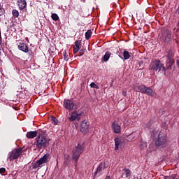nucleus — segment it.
Here are the masks:
<instances>
[{
    "label": "nucleus",
    "instance_id": "27",
    "mask_svg": "<svg viewBox=\"0 0 179 179\" xmlns=\"http://www.w3.org/2000/svg\"><path fill=\"white\" fill-rule=\"evenodd\" d=\"M165 179H179V176L178 174H172L170 176H165Z\"/></svg>",
    "mask_w": 179,
    "mask_h": 179
},
{
    "label": "nucleus",
    "instance_id": "14",
    "mask_svg": "<svg viewBox=\"0 0 179 179\" xmlns=\"http://www.w3.org/2000/svg\"><path fill=\"white\" fill-rule=\"evenodd\" d=\"M112 129L115 134H120L121 132V125L115 120L112 124Z\"/></svg>",
    "mask_w": 179,
    "mask_h": 179
},
{
    "label": "nucleus",
    "instance_id": "42",
    "mask_svg": "<svg viewBox=\"0 0 179 179\" xmlns=\"http://www.w3.org/2000/svg\"><path fill=\"white\" fill-rule=\"evenodd\" d=\"M122 96H124V97H126L127 96V92L126 91H123L122 92Z\"/></svg>",
    "mask_w": 179,
    "mask_h": 179
},
{
    "label": "nucleus",
    "instance_id": "11",
    "mask_svg": "<svg viewBox=\"0 0 179 179\" xmlns=\"http://www.w3.org/2000/svg\"><path fill=\"white\" fill-rule=\"evenodd\" d=\"M51 159V155L50 154H45L43 155V157H41L38 162H39V164L41 166H43V164H45V163H48L50 160Z\"/></svg>",
    "mask_w": 179,
    "mask_h": 179
},
{
    "label": "nucleus",
    "instance_id": "29",
    "mask_svg": "<svg viewBox=\"0 0 179 179\" xmlns=\"http://www.w3.org/2000/svg\"><path fill=\"white\" fill-rule=\"evenodd\" d=\"M51 17H52V20H54L55 22L59 20V17L58 16V15L57 13L52 14Z\"/></svg>",
    "mask_w": 179,
    "mask_h": 179
},
{
    "label": "nucleus",
    "instance_id": "37",
    "mask_svg": "<svg viewBox=\"0 0 179 179\" xmlns=\"http://www.w3.org/2000/svg\"><path fill=\"white\" fill-rule=\"evenodd\" d=\"M6 172V169L5 168H1L0 169V174H1V176Z\"/></svg>",
    "mask_w": 179,
    "mask_h": 179
},
{
    "label": "nucleus",
    "instance_id": "35",
    "mask_svg": "<svg viewBox=\"0 0 179 179\" xmlns=\"http://www.w3.org/2000/svg\"><path fill=\"white\" fill-rule=\"evenodd\" d=\"M90 87H93L94 89H99V85H97L96 83H92L90 84Z\"/></svg>",
    "mask_w": 179,
    "mask_h": 179
},
{
    "label": "nucleus",
    "instance_id": "17",
    "mask_svg": "<svg viewBox=\"0 0 179 179\" xmlns=\"http://www.w3.org/2000/svg\"><path fill=\"white\" fill-rule=\"evenodd\" d=\"M145 128H148V129H153V128H156V123L153 120H150L145 124Z\"/></svg>",
    "mask_w": 179,
    "mask_h": 179
},
{
    "label": "nucleus",
    "instance_id": "24",
    "mask_svg": "<svg viewBox=\"0 0 179 179\" xmlns=\"http://www.w3.org/2000/svg\"><path fill=\"white\" fill-rule=\"evenodd\" d=\"M81 47H82V41H80V40L76 41L74 48L80 50Z\"/></svg>",
    "mask_w": 179,
    "mask_h": 179
},
{
    "label": "nucleus",
    "instance_id": "39",
    "mask_svg": "<svg viewBox=\"0 0 179 179\" xmlns=\"http://www.w3.org/2000/svg\"><path fill=\"white\" fill-rule=\"evenodd\" d=\"M79 50H80V49H78L76 48H74L73 54H78V52H79Z\"/></svg>",
    "mask_w": 179,
    "mask_h": 179
},
{
    "label": "nucleus",
    "instance_id": "1",
    "mask_svg": "<svg viewBox=\"0 0 179 179\" xmlns=\"http://www.w3.org/2000/svg\"><path fill=\"white\" fill-rule=\"evenodd\" d=\"M34 145L37 149L41 150V149H45L50 145V141L47 138V136L45 134L39 133L35 139Z\"/></svg>",
    "mask_w": 179,
    "mask_h": 179
},
{
    "label": "nucleus",
    "instance_id": "23",
    "mask_svg": "<svg viewBox=\"0 0 179 179\" xmlns=\"http://www.w3.org/2000/svg\"><path fill=\"white\" fill-rule=\"evenodd\" d=\"M122 171H124V173H122V176H125V177H127V178H128V177H131V170L125 168L122 170Z\"/></svg>",
    "mask_w": 179,
    "mask_h": 179
},
{
    "label": "nucleus",
    "instance_id": "21",
    "mask_svg": "<svg viewBox=\"0 0 179 179\" xmlns=\"http://www.w3.org/2000/svg\"><path fill=\"white\" fill-rule=\"evenodd\" d=\"M37 135H38L37 131H29L27 133V138H28L29 139H34V138H36Z\"/></svg>",
    "mask_w": 179,
    "mask_h": 179
},
{
    "label": "nucleus",
    "instance_id": "31",
    "mask_svg": "<svg viewBox=\"0 0 179 179\" xmlns=\"http://www.w3.org/2000/svg\"><path fill=\"white\" fill-rule=\"evenodd\" d=\"M63 55H64V61H69V57H68V52H66V50H64L63 52Z\"/></svg>",
    "mask_w": 179,
    "mask_h": 179
},
{
    "label": "nucleus",
    "instance_id": "41",
    "mask_svg": "<svg viewBox=\"0 0 179 179\" xmlns=\"http://www.w3.org/2000/svg\"><path fill=\"white\" fill-rule=\"evenodd\" d=\"M140 148H141V149H143V148H146V143H144L140 145Z\"/></svg>",
    "mask_w": 179,
    "mask_h": 179
},
{
    "label": "nucleus",
    "instance_id": "2",
    "mask_svg": "<svg viewBox=\"0 0 179 179\" xmlns=\"http://www.w3.org/2000/svg\"><path fill=\"white\" fill-rule=\"evenodd\" d=\"M155 146L158 149H162L167 146V138L162 131L159 133L158 138L155 140Z\"/></svg>",
    "mask_w": 179,
    "mask_h": 179
},
{
    "label": "nucleus",
    "instance_id": "12",
    "mask_svg": "<svg viewBox=\"0 0 179 179\" xmlns=\"http://www.w3.org/2000/svg\"><path fill=\"white\" fill-rule=\"evenodd\" d=\"M166 65L167 69L173 71L176 68V62L174 59H168L166 61Z\"/></svg>",
    "mask_w": 179,
    "mask_h": 179
},
{
    "label": "nucleus",
    "instance_id": "26",
    "mask_svg": "<svg viewBox=\"0 0 179 179\" xmlns=\"http://www.w3.org/2000/svg\"><path fill=\"white\" fill-rule=\"evenodd\" d=\"M33 169H38V170L39 169H41V167H43V166H41L40 164V162L38 161H36L33 165H32Z\"/></svg>",
    "mask_w": 179,
    "mask_h": 179
},
{
    "label": "nucleus",
    "instance_id": "25",
    "mask_svg": "<svg viewBox=\"0 0 179 179\" xmlns=\"http://www.w3.org/2000/svg\"><path fill=\"white\" fill-rule=\"evenodd\" d=\"M123 58L124 59H129V58H131V55H129L128 50H124L123 52Z\"/></svg>",
    "mask_w": 179,
    "mask_h": 179
},
{
    "label": "nucleus",
    "instance_id": "18",
    "mask_svg": "<svg viewBox=\"0 0 179 179\" xmlns=\"http://www.w3.org/2000/svg\"><path fill=\"white\" fill-rule=\"evenodd\" d=\"M175 54H176V52L174 51V50L171 49L168 50L167 55H166V57H167V59H174Z\"/></svg>",
    "mask_w": 179,
    "mask_h": 179
},
{
    "label": "nucleus",
    "instance_id": "32",
    "mask_svg": "<svg viewBox=\"0 0 179 179\" xmlns=\"http://www.w3.org/2000/svg\"><path fill=\"white\" fill-rule=\"evenodd\" d=\"M157 134H159V129L155 127L152 130V135H153L154 138H156V136H157Z\"/></svg>",
    "mask_w": 179,
    "mask_h": 179
},
{
    "label": "nucleus",
    "instance_id": "28",
    "mask_svg": "<svg viewBox=\"0 0 179 179\" xmlns=\"http://www.w3.org/2000/svg\"><path fill=\"white\" fill-rule=\"evenodd\" d=\"M90 37H92V30H87L85 33V38L86 40H90Z\"/></svg>",
    "mask_w": 179,
    "mask_h": 179
},
{
    "label": "nucleus",
    "instance_id": "48",
    "mask_svg": "<svg viewBox=\"0 0 179 179\" xmlns=\"http://www.w3.org/2000/svg\"><path fill=\"white\" fill-rule=\"evenodd\" d=\"M140 179H142V178H140Z\"/></svg>",
    "mask_w": 179,
    "mask_h": 179
},
{
    "label": "nucleus",
    "instance_id": "36",
    "mask_svg": "<svg viewBox=\"0 0 179 179\" xmlns=\"http://www.w3.org/2000/svg\"><path fill=\"white\" fill-rule=\"evenodd\" d=\"M85 52H86V49H81L80 50V52H79V57H82V55H83V54H85Z\"/></svg>",
    "mask_w": 179,
    "mask_h": 179
},
{
    "label": "nucleus",
    "instance_id": "6",
    "mask_svg": "<svg viewBox=\"0 0 179 179\" xmlns=\"http://www.w3.org/2000/svg\"><path fill=\"white\" fill-rule=\"evenodd\" d=\"M83 114L84 112L82 110H74L71 113L70 117H69V120L71 122H73V121H79Z\"/></svg>",
    "mask_w": 179,
    "mask_h": 179
},
{
    "label": "nucleus",
    "instance_id": "16",
    "mask_svg": "<svg viewBox=\"0 0 179 179\" xmlns=\"http://www.w3.org/2000/svg\"><path fill=\"white\" fill-rule=\"evenodd\" d=\"M17 47L18 49L20 50V51H23V52H29V46L24 43H20Z\"/></svg>",
    "mask_w": 179,
    "mask_h": 179
},
{
    "label": "nucleus",
    "instance_id": "15",
    "mask_svg": "<svg viewBox=\"0 0 179 179\" xmlns=\"http://www.w3.org/2000/svg\"><path fill=\"white\" fill-rule=\"evenodd\" d=\"M17 3L19 6L20 10H23L27 6V2L26 0H17Z\"/></svg>",
    "mask_w": 179,
    "mask_h": 179
},
{
    "label": "nucleus",
    "instance_id": "33",
    "mask_svg": "<svg viewBox=\"0 0 179 179\" xmlns=\"http://www.w3.org/2000/svg\"><path fill=\"white\" fill-rule=\"evenodd\" d=\"M51 121L54 123L55 125H57L58 124V120L54 116L51 117Z\"/></svg>",
    "mask_w": 179,
    "mask_h": 179
},
{
    "label": "nucleus",
    "instance_id": "40",
    "mask_svg": "<svg viewBox=\"0 0 179 179\" xmlns=\"http://www.w3.org/2000/svg\"><path fill=\"white\" fill-rule=\"evenodd\" d=\"M64 166H68L69 164V159H64Z\"/></svg>",
    "mask_w": 179,
    "mask_h": 179
},
{
    "label": "nucleus",
    "instance_id": "43",
    "mask_svg": "<svg viewBox=\"0 0 179 179\" xmlns=\"http://www.w3.org/2000/svg\"><path fill=\"white\" fill-rule=\"evenodd\" d=\"M64 160H69V155H65Z\"/></svg>",
    "mask_w": 179,
    "mask_h": 179
},
{
    "label": "nucleus",
    "instance_id": "44",
    "mask_svg": "<svg viewBox=\"0 0 179 179\" xmlns=\"http://www.w3.org/2000/svg\"><path fill=\"white\" fill-rule=\"evenodd\" d=\"M176 65L179 68V61L178 60L176 61Z\"/></svg>",
    "mask_w": 179,
    "mask_h": 179
},
{
    "label": "nucleus",
    "instance_id": "20",
    "mask_svg": "<svg viewBox=\"0 0 179 179\" xmlns=\"http://www.w3.org/2000/svg\"><path fill=\"white\" fill-rule=\"evenodd\" d=\"M153 94V90H152L149 87H146L144 88V91L143 92V94H147L148 96H152Z\"/></svg>",
    "mask_w": 179,
    "mask_h": 179
},
{
    "label": "nucleus",
    "instance_id": "7",
    "mask_svg": "<svg viewBox=\"0 0 179 179\" xmlns=\"http://www.w3.org/2000/svg\"><path fill=\"white\" fill-rule=\"evenodd\" d=\"M90 127V122L88 120H84L80 122V133L83 135H86L89 132V128Z\"/></svg>",
    "mask_w": 179,
    "mask_h": 179
},
{
    "label": "nucleus",
    "instance_id": "38",
    "mask_svg": "<svg viewBox=\"0 0 179 179\" xmlns=\"http://www.w3.org/2000/svg\"><path fill=\"white\" fill-rule=\"evenodd\" d=\"M175 15L179 17V6L175 12Z\"/></svg>",
    "mask_w": 179,
    "mask_h": 179
},
{
    "label": "nucleus",
    "instance_id": "13",
    "mask_svg": "<svg viewBox=\"0 0 179 179\" xmlns=\"http://www.w3.org/2000/svg\"><path fill=\"white\" fill-rule=\"evenodd\" d=\"M104 169H107V166H106V162H101L98 167L96 168V171L94 173V176H97V174L99 176H101V172L103 171V170H104Z\"/></svg>",
    "mask_w": 179,
    "mask_h": 179
},
{
    "label": "nucleus",
    "instance_id": "19",
    "mask_svg": "<svg viewBox=\"0 0 179 179\" xmlns=\"http://www.w3.org/2000/svg\"><path fill=\"white\" fill-rule=\"evenodd\" d=\"M146 85H137L135 86V90L136 92H139L140 93H143V91L145 90V87Z\"/></svg>",
    "mask_w": 179,
    "mask_h": 179
},
{
    "label": "nucleus",
    "instance_id": "8",
    "mask_svg": "<svg viewBox=\"0 0 179 179\" xmlns=\"http://www.w3.org/2000/svg\"><path fill=\"white\" fill-rule=\"evenodd\" d=\"M162 40L166 44H170L171 43V31L166 30L162 34Z\"/></svg>",
    "mask_w": 179,
    "mask_h": 179
},
{
    "label": "nucleus",
    "instance_id": "22",
    "mask_svg": "<svg viewBox=\"0 0 179 179\" xmlns=\"http://www.w3.org/2000/svg\"><path fill=\"white\" fill-rule=\"evenodd\" d=\"M112 54L110 53V51H107L104 56L103 57V59L104 61V62H107V61H108V59H110V57H111Z\"/></svg>",
    "mask_w": 179,
    "mask_h": 179
},
{
    "label": "nucleus",
    "instance_id": "4",
    "mask_svg": "<svg viewBox=\"0 0 179 179\" xmlns=\"http://www.w3.org/2000/svg\"><path fill=\"white\" fill-rule=\"evenodd\" d=\"M82 153H83V145H81L78 143V145L73 149L72 159L76 163L75 167H76L78 162L79 161V158L80 157V155H82Z\"/></svg>",
    "mask_w": 179,
    "mask_h": 179
},
{
    "label": "nucleus",
    "instance_id": "47",
    "mask_svg": "<svg viewBox=\"0 0 179 179\" xmlns=\"http://www.w3.org/2000/svg\"><path fill=\"white\" fill-rule=\"evenodd\" d=\"M105 179H111L110 176H106Z\"/></svg>",
    "mask_w": 179,
    "mask_h": 179
},
{
    "label": "nucleus",
    "instance_id": "45",
    "mask_svg": "<svg viewBox=\"0 0 179 179\" xmlns=\"http://www.w3.org/2000/svg\"><path fill=\"white\" fill-rule=\"evenodd\" d=\"M2 55V49L0 47V57Z\"/></svg>",
    "mask_w": 179,
    "mask_h": 179
},
{
    "label": "nucleus",
    "instance_id": "9",
    "mask_svg": "<svg viewBox=\"0 0 179 179\" xmlns=\"http://www.w3.org/2000/svg\"><path fill=\"white\" fill-rule=\"evenodd\" d=\"M63 106L66 110H73V108H75L76 106L75 102L69 99L64 100Z\"/></svg>",
    "mask_w": 179,
    "mask_h": 179
},
{
    "label": "nucleus",
    "instance_id": "34",
    "mask_svg": "<svg viewBox=\"0 0 179 179\" xmlns=\"http://www.w3.org/2000/svg\"><path fill=\"white\" fill-rule=\"evenodd\" d=\"M5 14V9L2 8V6L0 4V16H2V15Z\"/></svg>",
    "mask_w": 179,
    "mask_h": 179
},
{
    "label": "nucleus",
    "instance_id": "3",
    "mask_svg": "<svg viewBox=\"0 0 179 179\" xmlns=\"http://www.w3.org/2000/svg\"><path fill=\"white\" fill-rule=\"evenodd\" d=\"M22 153L23 148H15L13 151L8 152L7 160H9V162H13V160L19 159L20 157L22 156Z\"/></svg>",
    "mask_w": 179,
    "mask_h": 179
},
{
    "label": "nucleus",
    "instance_id": "30",
    "mask_svg": "<svg viewBox=\"0 0 179 179\" xmlns=\"http://www.w3.org/2000/svg\"><path fill=\"white\" fill-rule=\"evenodd\" d=\"M12 14L14 17H19V11L17 10L13 9Z\"/></svg>",
    "mask_w": 179,
    "mask_h": 179
},
{
    "label": "nucleus",
    "instance_id": "46",
    "mask_svg": "<svg viewBox=\"0 0 179 179\" xmlns=\"http://www.w3.org/2000/svg\"><path fill=\"white\" fill-rule=\"evenodd\" d=\"M113 8H117V4L113 3Z\"/></svg>",
    "mask_w": 179,
    "mask_h": 179
},
{
    "label": "nucleus",
    "instance_id": "5",
    "mask_svg": "<svg viewBox=\"0 0 179 179\" xmlns=\"http://www.w3.org/2000/svg\"><path fill=\"white\" fill-rule=\"evenodd\" d=\"M162 68H163V71H166V67H164V65L162 63L160 60H152L150 64V69L151 71H155V72H160V71H162Z\"/></svg>",
    "mask_w": 179,
    "mask_h": 179
},
{
    "label": "nucleus",
    "instance_id": "10",
    "mask_svg": "<svg viewBox=\"0 0 179 179\" xmlns=\"http://www.w3.org/2000/svg\"><path fill=\"white\" fill-rule=\"evenodd\" d=\"M114 142H115V150H118L120 148H122V145H124V139L121 137L115 138Z\"/></svg>",
    "mask_w": 179,
    "mask_h": 179
}]
</instances>
